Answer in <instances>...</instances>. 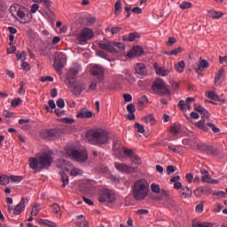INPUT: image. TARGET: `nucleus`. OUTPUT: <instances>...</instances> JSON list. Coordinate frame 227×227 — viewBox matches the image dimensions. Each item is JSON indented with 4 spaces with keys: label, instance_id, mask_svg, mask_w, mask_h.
<instances>
[{
    "label": "nucleus",
    "instance_id": "nucleus-1",
    "mask_svg": "<svg viewBox=\"0 0 227 227\" xmlns=\"http://www.w3.org/2000/svg\"><path fill=\"white\" fill-rule=\"evenodd\" d=\"M86 141L90 145L96 146H102L109 143V133L106 129H90L86 134Z\"/></svg>",
    "mask_w": 227,
    "mask_h": 227
},
{
    "label": "nucleus",
    "instance_id": "nucleus-2",
    "mask_svg": "<svg viewBox=\"0 0 227 227\" xmlns=\"http://www.w3.org/2000/svg\"><path fill=\"white\" fill-rule=\"evenodd\" d=\"M64 155L73 159V160H76V162L84 163L88 160V152L85 149L77 150L73 144L66 146Z\"/></svg>",
    "mask_w": 227,
    "mask_h": 227
},
{
    "label": "nucleus",
    "instance_id": "nucleus-3",
    "mask_svg": "<svg viewBox=\"0 0 227 227\" xmlns=\"http://www.w3.org/2000/svg\"><path fill=\"white\" fill-rule=\"evenodd\" d=\"M148 183L145 180H137L133 185V198L136 201H141L148 196Z\"/></svg>",
    "mask_w": 227,
    "mask_h": 227
},
{
    "label": "nucleus",
    "instance_id": "nucleus-4",
    "mask_svg": "<svg viewBox=\"0 0 227 227\" xmlns=\"http://www.w3.org/2000/svg\"><path fill=\"white\" fill-rule=\"evenodd\" d=\"M99 47L103 51L116 54L118 51H125V43H113L111 41L101 42L99 43Z\"/></svg>",
    "mask_w": 227,
    "mask_h": 227
},
{
    "label": "nucleus",
    "instance_id": "nucleus-5",
    "mask_svg": "<svg viewBox=\"0 0 227 227\" xmlns=\"http://www.w3.org/2000/svg\"><path fill=\"white\" fill-rule=\"evenodd\" d=\"M153 91L155 95H160L163 97V95H171V91L166 85V82L162 79H156L152 86Z\"/></svg>",
    "mask_w": 227,
    "mask_h": 227
},
{
    "label": "nucleus",
    "instance_id": "nucleus-6",
    "mask_svg": "<svg viewBox=\"0 0 227 227\" xmlns=\"http://www.w3.org/2000/svg\"><path fill=\"white\" fill-rule=\"evenodd\" d=\"M65 65H67V55L60 51L55 52L53 67L56 72L61 74V70L65 68Z\"/></svg>",
    "mask_w": 227,
    "mask_h": 227
},
{
    "label": "nucleus",
    "instance_id": "nucleus-7",
    "mask_svg": "<svg viewBox=\"0 0 227 227\" xmlns=\"http://www.w3.org/2000/svg\"><path fill=\"white\" fill-rule=\"evenodd\" d=\"M93 35L94 34L91 28H83L76 35V42L80 43V45H84L88 40H91L93 38Z\"/></svg>",
    "mask_w": 227,
    "mask_h": 227
},
{
    "label": "nucleus",
    "instance_id": "nucleus-8",
    "mask_svg": "<svg viewBox=\"0 0 227 227\" xmlns=\"http://www.w3.org/2000/svg\"><path fill=\"white\" fill-rule=\"evenodd\" d=\"M116 197L114 196V193H113V191L105 189L99 192V203H114Z\"/></svg>",
    "mask_w": 227,
    "mask_h": 227
},
{
    "label": "nucleus",
    "instance_id": "nucleus-9",
    "mask_svg": "<svg viewBox=\"0 0 227 227\" xmlns=\"http://www.w3.org/2000/svg\"><path fill=\"white\" fill-rule=\"evenodd\" d=\"M91 74L97 82H102L106 75V70L102 66L95 65L91 67Z\"/></svg>",
    "mask_w": 227,
    "mask_h": 227
},
{
    "label": "nucleus",
    "instance_id": "nucleus-10",
    "mask_svg": "<svg viewBox=\"0 0 227 227\" xmlns=\"http://www.w3.org/2000/svg\"><path fill=\"white\" fill-rule=\"evenodd\" d=\"M37 157L39 159L41 169H47L51 168V164H52V156H51V154L43 153Z\"/></svg>",
    "mask_w": 227,
    "mask_h": 227
},
{
    "label": "nucleus",
    "instance_id": "nucleus-11",
    "mask_svg": "<svg viewBox=\"0 0 227 227\" xmlns=\"http://www.w3.org/2000/svg\"><path fill=\"white\" fill-rule=\"evenodd\" d=\"M196 127H198L199 129H200V130H204V132H208V127L209 129H212V131L215 134H217L219 132H221V129H219V128L215 127V125H214V123L212 122H207L205 125V120H200L196 123Z\"/></svg>",
    "mask_w": 227,
    "mask_h": 227
},
{
    "label": "nucleus",
    "instance_id": "nucleus-12",
    "mask_svg": "<svg viewBox=\"0 0 227 227\" xmlns=\"http://www.w3.org/2000/svg\"><path fill=\"white\" fill-rule=\"evenodd\" d=\"M41 137L43 139H58L59 137V131L57 129H43L41 131Z\"/></svg>",
    "mask_w": 227,
    "mask_h": 227
},
{
    "label": "nucleus",
    "instance_id": "nucleus-13",
    "mask_svg": "<svg viewBox=\"0 0 227 227\" xmlns=\"http://www.w3.org/2000/svg\"><path fill=\"white\" fill-rule=\"evenodd\" d=\"M29 203V199L21 198L20 203L13 208L14 215H20L24 210H26V206Z\"/></svg>",
    "mask_w": 227,
    "mask_h": 227
},
{
    "label": "nucleus",
    "instance_id": "nucleus-14",
    "mask_svg": "<svg viewBox=\"0 0 227 227\" xmlns=\"http://www.w3.org/2000/svg\"><path fill=\"white\" fill-rule=\"evenodd\" d=\"M114 166L117 171H120L121 173H134L136 171L134 168L125 163L115 162Z\"/></svg>",
    "mask_w": 227,
    "mask_h": 227
},
{
    "label": "nucleus",
    "instance_id": "nucleus-15",
    "mask_svg": "<svg viewBox=\"0 0 227 227\" xmlns=\"http://www.w3.org/2000/svg\"><path fill=\"white\" fill-rule=\"evenodd\" d=\"M17 17H19L20 21L21 24H27L29 22V19L27 16H26V8L20 6V9L18 10V12L16 13Z\"/></svg>",
    "mask_w": 227,
    "mask_h": 227
},
{
    "label": "nucleus",
    "instance_id": "nucleus-16",
    "mask_svg": "<svg viewBox=\"0 0 227 227\" xmlns=\"http://www.w3.org/2000/svg\"><path fill=\"white\" fill-rule=\"evenodd\" d=\"M124 153L125 155H128L129 159H131V162H133V164H141V159L139 156L134 153L132 149H125Z\"/></svg>",
    "mask_w": 227,
    "mask_h": 227
},
{
    "label": "nucleus",
    "instance_id": "nucleus-17",
    "mask_svg": "<svg viewBox=\"0 0 227 227\" xmlns=\"http://www.w3.org/2000/svg\"><path fill=\"white\" fill-rule=\"evenodd\" d=\"M145 51L141 46H134L127 54L128 58H134V56H143Z\"/></svg>",
    "mask_w": 227,
    "mask_h": 227
},
{
    "label": "nucleus",
    "instance_id": "nucleus-18",
    "mask_svg": "<svg viewBox=\"0 0 227 227\" xmlns=\"http://www.w3.org/2000/svg\"><path fill=\"white\" fill-rule=\"evenodd\" d=\"M86 90V84L81 82L73 83V94L79 96Z\"/></svg>",
    "mask_w": 227,
    "mask_h": 227
},
{
    "label": "nucleus",
    "instance_id": "nucleus-19",
    "mask_svg": "<svg viewBox=\"0 0 227 227\" xmlns=\"http://www.w3.org/2000/svg\"><path fill=\"white\" fill-rule=\"evenodd\" d=\"M93 116V112L88 110V108H82L80 112H78L76 117L81 120H88Z\"/></svg>",
    "mask_w": 227,
    "mask_h": 227
},
{
    "label": "nucleus",
    "instance_id": "nucleus-20",
    "mask_svg": "<svg viewBox=\"0 0 227 227\" xmlns=\"http://www.w3.org/2000/svg\"><path fill=\"white\" fill-rule=\"evenodd\" d=\"M29 166L31 169H35L36 171L42 170V167H40V160L37 158H30L29 159Z\"/></svg>",
    "mask_w": 227,
    "mask_h": 227
},
{
    "label": "nucleus",
    "instance_id": "nucleus-21",
    "mask_svg": "<svg viewBox=\"0 0 227 227\" xmlns=\"http://www.w3.org/2000/svg\"><path fill=\"white\" fill-rule=\"evenodd\" d=\"M179 196L180 198L187 200L192 196V190L185 186L184 188H182V190L179 192Z\"/></svg>",
    "mask_w": 227,
    "mask_h": 227
},
{
    "label": "nucleus",
    "instance_id": "nucleus-22",
    "mask_svg": "<svg viewBox=\"0 0 227 227\" xmlns=\"http://www.w3.org/2000/svg\"><path fill=\"white\" fill-rule=\"evenodd\" d=\"M135 70L136 74L138 75H146L148 74V70L146 69V66H145V64H137Z\"/></svg>",
    "mask_w": 227,
    "mask_h": 227
},
{
    "label": "nucleus",
    "instance_id": "nucleus-23",
    "mask_svg": "<svg viewBox=\"0 0 227 227\" xmlns=\"http://www.w3.org/2000/svg\"><path fill=\"white\" fill-rule=\"evenodd\" d=\"M207 15L211 18V19H222V17H224V13H223V12H217L215 10H209L207 11Z\"/></svg>",
    "mask_w": 227,
    "mask_h": 227
},
{
    "label": "nucleus",
    "instance_id": "nucleus-24",
    "mask_svg": "<svg viewBox=\"0 0 227 227\" xmlns=\"http://www.w3.org/2000/svg\"><path fill=\"white\" fill-rule=\"evenodd\" d=\"M79 74V71L75 68H71L67 74V79L69 82V84H72V79H75V76Z\"/></svg>",
    "mask_w": 227,
    "mask_h": 227
},
{
    "label": "nucleus",
    "instance_id": "nucleus-25",
    "mask_svg": "<svg viewBox=\"0 0 227 227\" xmlns=\"http://www.w3.org/2000/svg\"><path fill=\"white\" fill-rule=\"evenodd\" d=\"M161 196L162 198H165L167 202L170 205V207L173 208L176 205L175 200L169 197V193L166 190L161 191Z\"/></svg>",
    "mask_w": 227,
    "mask_h": 227
},
{
    "label": "nucleus",
    "instance_id": "nucleus-26",
    "mask_svg": "<svg viewBox=\"0 0 227 227\" xmlns=\"http://www.w3.org/2000/svg\"><path fill=\"white\" fill-rule=\"evenodd\" d=\"M224 75V67H221L215 74V84L219 86L221 84V78Z\"/></svg>",
    "mask_w": 227,
    "mask_h": 227
},
{
    "label": "nucleus",
    "instance_id": "nucleus-27",
    "mask_svg": "<svg viewBox=\"0 0 227 227\" xmlns=\"http://www.w3.org/2000/svg\"><path fill=\"white\" fill-rule=\"evenodd\" d=\"M141 35L137 32L129 33V35H124L123 40L125 42H134L136 38H139Z\"/></svg>",
    "mask_w": 227,
    "mask_h": 227
},
{
    "label": "nucleus",
    "instance_id": "nucleus-28",
    "mask_svg": "<svg viewBox=\"0 0 227 227\" xmlns=\"http://www.w3.org/2000/svg\"><path fill=\"white\" fill-rule=\"evenodd\" d=\"M157 75H161V77H166V75H169L171 74V68H164V67H158L156 69Z\"/></svg>",
    "mask_w": 227,
    "mask_h": 227
},
{
    "label": "nucleus",
    "instance_id": "nucleus-29",
    "mask_svg": "<svg viewBox=\"0 0 227 227\" xmlns=\"http://www.w3.org/2000/svg\"><path fill=\"white\" fill-rule=\"evenodd\" d=\"M200 173L202 175L201 177V181L202 182H207L208 184V182H210V173H208V171H207L205 168H200Z\"/></svg>",
    "mask_w": 227,
    "mask_h": 227
},
{
    "label": "nucleus",
    "instance_id": "nucleus-30",
    "mask_svg": "<svg viewBox=\"0 0 227 227\" xmlns=\"http://www.w3.org/2000/svg\"><path fill=\"white\" fill-rule=\"evenodd\" d=\"M204 153H207V155H217V149L214 148L212 145H206Z\"/></svg>",
    "mask_w": 227,
    "mask_h": 227
},
{
    "label": "nucleus",
    "instance_id": "nucleus-31",
    "mask_svg": "<svg viewBox=\"0 0 227 227\" xmlns=\"http://www.w3.org/2000/svg\"><path fill=\"white\" fill-rule=\"evenodd\" d=\"M180 130H182L180 124H174L170 127V132L173 136H178L180 134Z\"/></svg>",
    "mask_w": 227,
    "mask_h": 227
},
{
    "label": "nucleus",
    "instance_id": "nucleus-32",
    "mask_svg": "<svg viewBox=\"0 0 227 227\" xmlns=\"http://www.w3.org/2000/svg\"><path fill=\"white\" fill-rule=\"evenodd\" d=\"M77 219H78V221L76 223V226H79V227H89L88 226V221L81 220V219H84V215H78Z\"/></svg>",
    "mask_w": 227,
    "mask_h": 227
},
{
    "label": "nucleus",
    "instance_id": "nucleus-33",
    "mask_svg": "<svg viewBox=\"0 0 227 227\" xmlns=\"http://www.w3.org/2000/svg\"><path fill=\"white\" fill-rule=\"evenodd\" d=\"M175 68L176 72H178L179 74H182V72H184V70L185 69V61L184 60L179 61L177 64L175 65Z\"/></svg>",
    "mask_w": 227,
    "mask_h": 227
},
{
    "label": "nucleus",
    "instance_id": "nucleus-34",
    "mask_svg": "<svg viewBox=\"0 0 227 227\" xmlns=\"http://www.w3.org/2000/svg\"><path fill=\"white\" fill-rule=\"evenodd\" d=\"M60 176H61V180L63 182L62 186L67 187V185H68V184H70V180L68 179V175H67V173H65V172H61Z\"/></svg>",
    "mask_w": 227,
    "mask_h": 227
},
{
    "label": "nucleus",
    "instance_id": "nucleus-35",
    "mask_svg": "<svg viewBox=\"0 0 227 227\" xmlns=\"http://www.w3.org/2000/svg\"><path fill=\"white\" fill-rule=\"evenodd\" d=\"M143 121L145 123H150V125H155V117H153L152 114H149L143 119Z\"/></svg>",
    "mask_w": 227,
    "mask_h": 227
},
{
    "label": "nucleus",
    "instance_id": "nucleus-36",
    "mask_svg": "<svg viewBox=\"0 0 227 227\" xmlns=\"http://www.w3.org/2000/svg\"><path fill=\"white\" fill-rule=\"evenodd\" d=\"M210 64H208V61L203 59L199 63V67L196 69V72H200L201 68H208Z\"/></svg>",
    "mask_w": 227,
    "mask_h": 227
},
{
    "label": "nucleus",
    "instance_id": "nucleus-37",
    "mask_svg": "<svg viewBox=\"0 0 227 227\" xmlns=\"http://www.w3.org/2000/svg\"><path fill=\"white\" fill-rule=\"evenodd\" d=\"M20 9V5L19 4L12 5L10 7L11 15H12V17H17V12H19Z\"/></svg>",
    "mask_w": 227,
    "mask_h": 227
},
{
    "label": "nucleus",
    "instance_id": "nucleus-38",
    "mask_svg": "<svg viewBox=\"0 0 227 227\" xmlns=\"http://www.w3.org/2000/svg\"><path fill=\"white\" fill-rule=\"evenodd\" d=\"M70 175H71V176H79L82 175V170H81L77 168H73L70 170Z\"/></svg>",
    "mask_w": 227,
    "mask_h": 227
},
{
    "label": "nucleus",
    "instance_id": "nucleus-39",
    "mask_svg": "<svg viewBox=\"0 0 227 227\" xmlns=\"http://www.w3.org/2000/svg\"><path fill=\"white\" fill-rule=\"evenodd\" d=\"M134 129L137 130V132H138L139 134H145V127L141 124H139V122H136L134 124Z\"/></svg>",
    "mask_w": 227,
    "mask_h": 227
},
{
    "label": "nucleus",
    "instance_id": "nucleus-40",
    "mask_svg": "<svg viewBox=\"0 0 227 227\" xmlns=\"http://www.w3.org/2000/svg\"><path fill=\"white\" fill-rule=\"evenodd\" d=\"M11 182H15L16 184H20L24 177L22 176H11L10 177Z\"/></svg>",
    "mask_w": 227,
    "mask_h": 227
},
{
    "label": "nucleus",
    "instance_id": "nucleus-41",
    "mask_svg": "<svg viewBox=\"0 0 227 227\" xmlns=\"http://www.w3.org/2000/svg\"><path fill=\"white\" fill-rule=\"evenodd\" d=\"M1 185H8L10 184V177L8 176H0Z\"/></svg>",
    "mask_w": 227,
    "mask_h": 227
},
{
    "label": "nucleus",
    "instance_id": "nucleus-42",
    "mask_svg": "<svg viewBox=\"0 0 227 227\" xmlns=\"http://www.w3.org/2000/svg\"><path fill=\"white\" fill-rule=\"evenodd\" d=\"M193 227H214V224L212 223L204 222V223H194Z\"/></svg>",
    "mask_w": 227,
    "mask_h": 227
},
{
    "label": "nucleus",
    "instance_id": "nucleus-43",
    "mask_svg": "<svg viewBox=\"0 0 227 227\" xmlns=\"http://www.w3.org/2000/svg\"><path fill=\"white\" fill-rule=\"evenodd\" d=\"M179 8H181V10H189V8H192V4L184 1L179 5Z\"/></svg>",
    "mask_w": 227,
    "mask_h": 227
},
{
    "label": "nucleus",
    "instance_id": "nucleus-44",
    "mask_svg": "<svg viewBox=\"0 0 227 227\" xmlns=\"http://www.w3.org/2000/svg\"><path fill=\"white\" fill-rule=\"evenodd\" d=\"M52 212L53 214H56L57 215H60V212H61V207H59V204H53L52 207Z\"/></svg>",
    "mask_w": 227,
    "mask_h": 227
},
{
    "label": "nucleus",
    "instance_id": "nucleus-45",
    "mask_svg": "<svg viewBox=\"0 0 227 227\" xmlns=\"http://www.w3.org/2000/svg\"><path fill=\"white\" fill-rule=\"evenodd\" d=\"M151 191L155 194H159L160 192V186L159 184H152Z\"/></svg>",
    "mask_w": 227,
    "mask_h": 227
},
{
    "label": "nucleus",
    "instance_id": "nucleus-46",
    "mask_svg": "<svg viewBox=\"0 0 227 227\" xmlns=\"http://www.w3.org/2000/svg\"><path fill=\"white\" fill-rule=\"evenodd\" d=\"M41 207L40 205H35L32 207L31 215H38V212H40Z\"/></svg>",
    "mask_w": 227,
    "mask_h": 227
},
{
    "label": "nucleus",
    "instance_id": "nucleus-47",
    "mask_svg": "<svg viewBox=\"0 0 227 227\" xmlns=\"http://www.w3.org/2000/svg\"><path fill=\"white\" fill-rule=\"evenodd\" d=\"M22 103V99L19 98H14L12 100L11 106L12 107H17V106H20Z\"/></svg>",
    "mask_w": 227,
    "mask_h": 227
},
{
    "label": "nucleus",
    "instance_id": "nucleus-48",
    "mask_svg": "<svg viewBox=\"0 0 227 227\" xmlns=\"http://www.w3.org/2000/svg\"><path fill=\"white\" fill-rule=\"evenodd\" d=\"M120 10H121V0H117L115 3V15L120 13Z\"/></svg>",
    "mask_w": 227,
    "mask_h": 227
},
{
    "label": "nucleus",
    "instance_id": "nucleus-49",
    "mask_svg": "<svg viewBox=\"0 0 227 227\" xmlns=\"http://www.w3.org/2000/svg\"><path fill=\"white\" fill-rule=\"evenodd\" d=\"M197 150H200V152H204L205 153V149L207 147V144H203V143H198L195 145Z\"/></svg>",
    "mask_w": 227,
    "mask_h": 227
},
{
    "label": "nucleus",
    "instance_id": "nucleus-50",
    "mask_svg": "<svg viewBox=\"0 0 227 227\" xmlns=\"http://www.w3.org/2000/svg\"><path fill=\"white\" fill-rule=\"evenodd\" d=\"M207 97L211 100H217L219 98V96H217V94H215V92H214V91H209L207 93Z\"/></svg>",
    "mask_w": 227,
    "mask_h": 227
},
{
    "label": "nucleus",
    "instance_id": "nucleus-51",
    "mask_svg": "<svg viewBox=\"0 0 227 227\" xmlns=\"http://www.w3.org/2000/svg\"><path fill=\"white\" fill-rule=\"evenodd\" d=\"M175 171H176V167H174L173 165H168L167 167V175H172Z\"/></svg>",
    "mask_w": 227,
    "mask_h": 227
},
{
    "label": "nucleus",
    "instance_id": "nucleus-52",
    "mask_svg": "<svg viewBox=\"0 0 227 227\" xmlns=\"http://www.w3.org/2000/svg\"><path fill=\"white\" fill-rule=\"evenodd\" d=\"M205 192V190L203 188H197L194 192L193 194L197 196V198H200Z\"/></svg>",
    "mask_w": 227,
    "mask_h": 227
},
{
    "label": "nucleus",
    "instance_id": "nucleus-53",
    "mask_svg": "<svg viewBox=\"0 0 227 227\" xmlns=\"http://www.w3.org/2000/svg\"><path fill=\"white\" fill-rule=\"evenodd\" d=\"M138 102L139 104L145 105V104H148V97L143 95L138 98Z\"/></svg>",
    "mask_w": 227,
    "mask_h": 227
},
{
    "label": "nucleus",
    "instance_id": "nucleus-54",
    "mask_svg": "<svg viewBox=\"0 0 227 227\" xmlns=\"http://www.w3.org/2000/svg\"><path fill=\"white\" fill-rule=\"evenodd\" d=\"M26 51L16 54L17 59H21V61H26Z\"/></svg>",
    "mask_w": 227,
    "mask_h": 227
},
{
    "label": "nucleus",
    "instance_id": "nucleus-55",
    "mask_svg": "<svg viewBox=\"0 0 227 227\" xmlns=\"http://www.w3.org/2000/svg\"><path fill=\"white\" fill-rule=\"evenodd\" d=\"M52 82L54 81V78L52 76H43L41 77V82Z\"/></svg>",
    "mask_w": 227,
    "mask_h": 227
},
{
    "label": "nucleus",
    "instance_id": "nucleus-56",
    "mask_svg": "<svg viewBox=\"0 0 227 227\" xmlns=\"http://www.w3.org/2000/svg\"><path fill=\"white\" fill-rule=\"evenodd\" d=\"M43 222V224H46V226H49V227H57L58 225L53 223V222H51L49 220H42Z\"/></svg>",
    "mask_w": 227,
    "mask_h": 227
},
{
    "label": "nucleus",
    "instance_id": "nucleus-57",
    "mask_svg": "<svg viewBox=\"0 0 227 227\" xmlns=\"http://www.w3.org/2000/svg\"><path fill=\"white\" fill-rule=\"evenodd\" d=\"M185 106H187V103H185L184 100H180L177 105V107L181 109V111H185Z\"/></svg>",
    "mask_w": 227,
    "mask_h": 227
},
{
    "label": "nucleus",
    "instance_id": "nucleus-58",
    "mask_svg": "<svg viewBox=\"0 0 227 227\" xmlns=\"http://www.w3.org/2000/svg\"><path fill=\"white\" fill-rule=\"evenodd\" d=\"M127 111H129V113H136V106L132 103L129 104L127 106Z\"/></svg>",
    "mask_w": 227,
    "mask_h": 227
},
{
    "label": "nucleus",
    "instance_id": "nucleus-59",
    "mask_svg": "<svg viewBox=\"0 0 227 227\" xmlns=\"http://www.w3.org/2000/svg\"><path fill=\"white\" fill-rule=\"evenodd\" d=\"M95 90H97V82H91L89 88L87 89V91H93Z\"/></svg>",
    "mask_w": 227,
    "mask_h": 227
},
{
    "label": "nucleus",
    "instance_id": "nucleus-60",
    "mask_svg": "<svg viewBox=\"0 0 227 227\" xmlns=\"http://www.w3.org/2000/svg\"><path fill=\"white\" fill-rule=\"evenodd\" d=\"M213 194L214 196H219L220 198H226V192H215Z\"/></svg>",
    "mask_w": 227,
    "mask_h": 227
},
{
    "label": "nucleus",
    "instance_id": "nucleus-61",
    "mask_svg": "<svg viewBox=\"0 0 227 227\" xmlns=\"http://www.w3.org/2000/svg\"><path fill=\"white\" fill-rule=\"evenodd\" d=\"M57 106L60 108L63 109L65 107V100L63 98H59L57 100Z\"/></svg>",
    "mask_w": 227,
    "mask_h": 227
},
{
    "label": "nucleus",
    "instance_id": "nucleus-62",
    "mask_svg": "<svg viewBox=\"0 0 227 227\" xmlns=\"http://www.w3.org/2000/svg\"><path fill=\"white\" fill-rule=\"evenodd\" d=\"M120 31H121V27H114L111 29L112 35H118V33H120Z\"/></svg>",
    "mask_w": 227,
    "mask_h": 227
},
{
    "label": "nucleus",
    "instance_id": "nucleus-63",
    "mask_svg": "<svg viewBox=\"0 0 227 227\" xmlns=\"http://www.w3.org/2000/svg\"><path fill=\"white\" fill-rule=\"evenodd\" d=\"M39 8H40V5H38L37 4H32L31 12L32 13H36V12H38Z\"/></svg>",
    "mask_w": 227,
    "mask_h": 227
},
{
    "label": "nucleus",
    "instance_id": "nucleus-64",
    "mask_svg": "<svg viewBox=\"0 0 227 227\" xmlns=\"http://www.w3.org/2000/svg\"><path fill=\"white\" fill-rule=\"evenodd\" d=\"M195 210L199 214H201V212H203V202H201L199 205H197L196 207H195Z\"/></svg>",
    "mask_w": 227,
    "mask_h": 227
}]
</instances>
